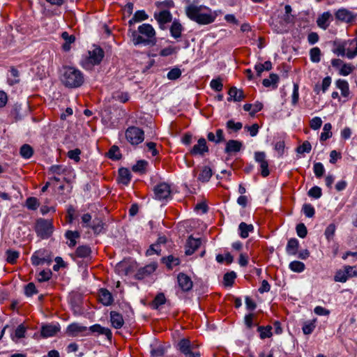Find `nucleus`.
<instances>
[{
  "label": "nucleus",
  "instance_id": "nucleus-64",
  "mask_svg": "<svg viewBox=\"0 0 357 357\" xmlns=\"http://www.w3.org/2000/svg\"><path fill=\"white\" fill-rule=\"evenodd\" d=\"M177 50H178V48L169 46V47L162 49L160 52V55L162 56H167L174 53H176L177 52Z\"/></svg>",
  "mask_w": 357,
  "mask_h": 357
},
{
  "label": "nucleus",
  "instance_id": "nucleus-17",
  "mask_svg": "<svg viewBox=\"0 0 357 357\" xmlns=\"http://www.w3.org/2000/svg\"><path fill=\"white\" fill-rule=\"evenodd\" d=\"M154 17L160 24L170 22L172 20L171 13L167 10H162L158 13H155Z\"/></svg>",
  "mask_w": 357,
  "mask_h": 357
},
{
  "label": "nucleus",
  "instance_id": "nucleus-6",
  "mask_svg": "<svg viewBox=\"0 0 357 357\" xmlns=\"http://www.w3.org/2000/svg\"><path fill=\"white\" fill-rule=\"evenodd\" d=\"M36 232L41 238H48L54 231V227L51 220L38 219L36 224Z\"/></svg>",
  "mask_w": 357,
  "mask_h": 357
},
{
  "label": "nucleus",
  "instance_id": "nucleus-16",
  "mask_svg": "<svg viewBox=\"0 0 357 357\" xmlns=\"http://www.w3.org/2000/svg\"><path fill=\"white\" fill-rule=\"evenodd\" d=\"M332 20V15L330 12H324L321 15H320L317 20V25L324 29H326L330 24V22Z\"/></svg>",
  "mask_w": 357,
  "mask_h": 357
},
{
  "label": "nucleus",
  "instance_id": "nucleus-63",
  "mask_svg": "<svg viewBox=\"0 0 357 357\" xmlns=\"http://www.w3.org/2000/svg\"><path fill=\"white\" fill-rule=\"evenodd\" d=\"M24 291L25 294L28 296H31L37 293L36 286L33 282H30L26 285Z\"/></svg>",
  "mask_w": 357,
  "mask_h": 357
},
{
  "label": "nucleus",
  "instance_id": "nucleus-23",
  "mask_svg": "<svg viewBox=\"0 0 357 357\" xmlns=\"http://www.w3.org/2000/svg\"><path fill=\"white\" fill-rule=\"evenodd\" d=\"M61 38L65 41L62 45L63 50L66 52L69 51L70 50V45L75 40V37L73 35H69L68 32L64 31L61 34Z\"/></svg>",
  "mask_w": 357,
  "mask_h": 357
},
{
  "label": "nucleus",
  "instance_id": "nucleus-48",
  "mask_svg": "<svg viewBox=\"0 0 357 357\" xmlns=\"http://www.w3.org/2000/svg\"><path fill=\"white\" fill-rule=\"evenodd\" d=\"M302 211L307 218L313 217L315 213L314 207L310 204H305L303 206Z\"/></svg>",
  "mask_w": 357,
  "mask_h": 357
},
{
  "label": "nucleus",
  "instance_id": "nucleus-42",
  "mask_svg": "<svg viewBox=\"0 0 357 357\" xmlns=\"http://www.w3.org/2000/svg\"><path fill=\"white\" fill-rule=\"evenodd\" d=\"M310 59L312 62L318 63L320 61L321 50L319 47H313L310 51Z\"/></svg>",
  "mask_w": 357,
  "mask_h": 357
},
{
  "label": "nucleus",
  "instance_id": "nucleus-31",
  "mask_svg": "<svg viewBox=\"0 0 357 357\" xmlns=\"http://www.w3.org/2000/svg\"><path fill=\"white\" fill-rule=\"evenodd\" d=\"M162 261L163 263L166 264V266L169 269H172L173 267L178 265L180 263L179 259L173 255H169L167 257H163L162 259Z\"/></svg>",
  "mask_w": 357,
  "mask_h": 357
},
{
  "label": "nucleus",
  "instance_id": "nucleus-62",
  "mask_svg": "<svg viewBox=\"0 0 357 357\" xmlns=\"http://www.w3.org/2000/svg\"><path fill=\"white\" fill-rule=\"evenodd\" d=\"M146 165L147 162L145 160H139L132 167V171L135 172H142L145 169Z\"/></svg>",
  "mask_w": 357,
  "mask_h": 357
},
{
  "label": "nucleus",
  "instance_id": "nucleus-24",
  "mask_svg": "<svg viewBox=\"0 0 357 357\" xmlns=\"http://www.w3.org/2000/svg\"><path fill=\"white\" fill-rule=\"evenodd\" d=\"M298 245L299 243L296 238L289 239L286 247L287 254L295 255L297 253Z\"/></svg>",
  "mask_w": 357,
  "mask_h": 357
},
{
  "label": "nucleus",
  "instance_id": "nucleus-1",
  "mask_svg": "<svg viewBox=\"0 0 357 357\" xmlns=\"http://www.w3.org/2000/svg\"><path fill=\"white\" fill-rule=\"evenodd\" d=\"M187 17L200 25H206L213 23L217 15L211 8L203 5L190 4L185 8Z\"/></svg>",
  "mask_w": 357,
  "mask_h": 357
},
{
  "label": "nucleus",
  "instance_id": "nucleus-3",
  "mask_svg": "<svg viewBox=\"0 0 357 357\" xmlns=\"http://www.w3.org/2000/svg\"><path fill=\"white\" fill-rule=\"evenodd\" d=\"M62 83L68 88H77L84 82L82 73L73 67H64L61 77Z\"/></svg>",
  "mask_w": 357,
  "mask_h": 357
},
{
  "label": "nucleus",
  "instance_id": "nucleus-7",
  "mask_svg": "<svg viewBox=\"0 0 357 357\" xmlns=\"http://www.w3.org/2000/svg\"><path fill=\"white\" fill-rule=\"evenodd\" d=\"M126 138L132 145H137L142 143L144 139V132L143 130L138 127L130 126L125 132Z\"/></svg>",
  "mask_w": 357,
  "mask_h": 357
},
{
  "label": "nucleus",
  "instance_id": "nucleus-52",
  "mask_svg": "<svg viewBox=\"0 0 357 357\" xmlns=\"http://www.w3.org/2000/svg\"><path fill=\"white\" fill-rule=\"evenodd\" d=\"M26 333V328L22 325L20 324L17 326L15 331V336L12 337V339L15 340V338L20 339L25 336Z\"/></svg>",
  "mask_w": 357,
  "mask_h": 357
},
{
  "label": "nucleus",
  "instance_id": "nucleus-30",
  "mask_svg": "<svg viewBox=\"0 0 357 357\" xmlns=\"http://www.w3.org/2000/svg\"><path fill=\"white\" fill-rule=\"evenodd\" d=\"M336 86L341 91V94L342 96L347 97L349 96V84L346 80L340 79L337 80Z\"/></svg>",
  "mask_w": 357,
  "mask_h": 357
},
{
  "label": "nucleus",
  "instance_id": "nucleus-32",
  "mask_svg": "<svg viewBox=\"0 0 357 357\" xmlns=\"http://www.w3.org/2000/svg\"><path fill=\"white\" fill-rule=\"evenodd\" d=\"M91 252V248L87 245H80L76 250V255L81 258L89 257Z\"/></svg>",
  "mask_w": 357,
  "mask_h": 357
},
{
  "label": "nucleus",
  "instance_id": "nucleus-44",
  "mask_svg": "<svg viewBox=\"0 0 357 357\" xmlns=\"http://www.w3.org/2000/svg\"><path fill=\"white\" fill-rule=\"evenodd\" d=\"M315 321L316 319H314L311 321H307L304 324L303 326V331L304 334L309 335L313 332L316 326Z\"/></svg>",
  "mask_w": 357,
  "mask_h": 357
},
{
  "label": "nucleus",
  "instance_id": "nucleus-58",
  "mask_svg": "<svg viewBox=\"0 0 357 357\" xmlns=\"http://www.w3.org/2000/svg\"><path fill=\"white\" fill-rule=\"evenodd\" d=\"M244 129L250 132L251 137H255L258 134L259 126L257 123H254L251 126H245Z\"/></svg>",
  "mask_w": 357,
  "mask_h": 357
},
{
  "label": "nucleus",
  "instance_id": "nucleus-21",
  "mask_svg": "<svg viewBox=\"0 0 357 357\" xmlns=\"http://www.w3.org/2000/svg\"><path fill=\"white\" fill-rule=\"evenodd\" d=\"M59 328L55 325H46L42 327L41 335L44 337L55 335L59 332Z\"/></svg>",
  "mask_w": 357,
  "mask_h": 357
},
{
  "label": "nucleus",
  "instance_id": "nucleus-41",
  "mask_svg": "<svg viewBox=\"0 0 357 357\" xmlns=\"http://www.w3.org/2000/svg\"><path fill=\"white\" fill-rule=\"evenodd\" d=\"M272 327L271 326H259L258 331L260 333V337L261 339H265L267 337H270L272 335Z\"/></svg>",
  "mask_w": 357,
  "mask_h": 357
},
{
  "label": "nucleus",
  "instance_id": "nucleus-37",
  "mask_svg": "<svg viewBox=\"0 0 357 357\" xmlns=\"http://www.w3.org/2000/svg\"><path fill=\"white\" fill-rule=\"evenodd\" d=\"M331 128L332 126L330 123H327L324 126L323 132L320 136L321 141H326L332 136Z\"/></svg>",
  "mask_w": 357,
  "mask_h": 357
},
{
  "label": "nucleus",
  "instance_id": "nucleus-11",
  "mask_svg": "<svg viewBox=\"0 0 357 357\" xmlns=\"http://www.w3.org/2000/svg\"><path fill=\"white\" fill-rule=\"evenodd\" d=\"M209 151L208 147L206 144V141L204 138L198 139L197 143L193 146L190 153L192 155H204L205 153Z\"/></svg>",
  "mask_w": 357,
  "mask_h": 357
},
{
  "label": "nucleus",
  "instance_id": "nucleus-28",
  "mask_svg": "<svg viewBox=\"0 0 357 357\" xmlns=\"http://www.w3.org/2000/svg\"><path fill=\"white\" fill-rule=\"evenodd\" d=\"M238 229L240 231V236L243 238H246L249 236V232L252 231L254 229V227L252 225H248L245 222L240 223L238 226Z\"/></svg>",
  "mask_w": 357,
  "mask_h": 357
},
{
  "label": "nucleus",
  "instance_id": "nucleus-59",
  "mask_svg": "<svg viewBox=\"0 0 357 357\" xmlns=\"http://www.w3.org/2000/svg\"><path fill=\"white\" fill-rule=\"evenodd\" d=\"M160 248L158 246V243L152 244L150 248L146 250V255L147 256H151L154 254L160 255Z\"/></svg>",
  "mask_w": 357,
  "mask_h": 357
},
{
  "label": "nucleus",
  "instance_id": "nucleus-9",
  "mask_svg": "<svg viewBox=\"0 0 357 357\" xmlns=\"http://www.w3.org/2000/svg\"><path fill=\"white\" fill-rule=\"evenodd\" d=\"M335 15L337 20L345 23H352L357 17V13L344 8L338 9Z\"/></svg>",
  "mask_w": 357,
  "mask_h": 357
},
{
  "label": "nucleus",
  "instance_id": "nucleus-38",
  "mask_svg": "<svg viewBox=\"0 0 357 357\" xmlns=\"http://www.w3.org/2000/svg\"><path fill=\"white\" fill-rule=\"evenodd\" d=\"M289 268L296 273H301L305 270V264L299 261H294L289 264Z\"/></svg>",
  "mask_w": 357,
  "mask_h": 357
},
{
  "label": "nucleus",
  "instance_id": "nucleus-43",
  "mask_svg": "<svg viewBox=\"0 0 357 357\" xmlns=\"http://www.w3.org/2000/svg\"><path fill=\"white\" fill-rule=\"evenodd\" d=\"M52 274V271L50 269L43 270L38 275V281L40 282L47 281L51 278Z\"/></svg>",
  "mask_w": 357,
  "mask_h": 357
},
{
  "label": "nucleus",
  "instance_id": "nucleus-49",
  "mask_svg": "<svg viewBox=\"0 0 357 357\" xmlns=\"http://www.w3.org/2000/svg\"><path fill=\"white\" fill-rule=\"evenodd\" d=\"M39 206V202L36 197H29L26 201V206L31 210H36Z\"/></svg>",
  "mask_w": 357,
  "mask_h": 357
},
{
  "label": "nucleus",
  "instance_id": "nucleus-61",
  "mask_svg": "<svg viewBox=\"0 0 357 357\" xmlns=\"http://www.w3.org/2000/svg\"><path fill=\"white\" fill-rule=\"evenodd\" d=\"M211 87L215 91H220L222 90L223 85L220 79H214L211 81Z\"/></svg>",
  "mask_w": 357,
  "mask_h": 357
},
{
  "label": "nucleus",
  "instance_id": "nucleus-20",
  "mask_svg": "<svg viewBox=\"0 0 357 357\" xmlns=\"http://www.w3.org/2000/svg\"><path fill=\"white\" fill-rule=\"evenodd\" d=\"M89 331L93 333H98L99 335H105L108 339L112 337V332L107 328L101 326L100 324H94L89 328Z\"/></svg>",
  "mask_w": 357,
  "mask_h": 357
},
{
  "label": "nucleus",
  "instance_id": "nucleus-35",
  "mask_svg": "<svg viewBox=\"0 0 357 357\" xmlns=\"http://www.w3.org/2000/svg\"><path fill=\"white\" fill-rule=\"evenodd\" d=\"M33 153L32 147L29 144H24L20 148V155L22 158L28 159L30 158Z\"/></svg>",
  "mask_w": 357,
  "mask_h": 357
},
{
  "label": "nucleus",
  "instance_id": "nucleus-4",
  "mask_svg": "<svg viewBox=\"0 0 357 357\" xmlns=\"http://www.w3.org/2000/svg\"><path fill=\"white\" fill-rule=\"evenodd\" d=\"M104 57V51L99 47H95L94 49L89 52V55L86 56L81 63L82 66L91 70L93 68L100 63Z\"/></svg>",
  "mask_w": 357,
  "mask_h": 357
},
{
  "label": "nucleus",
  "instance_id": "nucleus-8",
  "mask_svg": "<svg viewBox=\"0 0 357 357\" xmlns=\"http://www.w3.org/2000/svg\"><path fill=\"white\" fill-rule=\"evenodd\" d=\"M155 198L159 200L167 199L171 195L170 185L166 183L158 184L154 188Z\"/></svg>",
  "mask_w": 357,
  "mask_h": 357
},
{
  "label": "nucleus",
  "instance_id": "nucleus-27",
  "mask_svg": "<svg viewBox=\"0 0 357 357\" xmlns=\"http://www.w3.org/2000/svg\"><path fill=\"white\" fill-rule=\"evenodd\" d=\"M67 330L70 334L76 336L79 333L85 332L87 330V327L73 323L68 326Z\"/></svg>",
  "mask_w": 357,
  "mask_h": 357
},
{
  "label": "nucleus",
  "instance_id": "nucleus-45",
  "mask_svg": "<svg viewBox=\"0 0 357 357\" xmlns=\"http://www.w3.org/2000/svg\"><path fill=\"white\" fill-rule=\"evenodd\" d=\"M278 76L276 74H271L269 78L263 80V85L266 87H269L272 84H275L278 81Z\"/></svg>",
  "mask_w": 357,
  "mask_h": 357
},
{
  "label": "nucleus",
  "instance_id": "nucleus-19",
  "mask_svg": "<svg viewBox=\"0 0 357 357\" xmlns=\"http://www.w3.org/2000/svg\"><path fill=\"white\" fill-rule=\"evenodd\" d=\"M110 321L115 328H121L124 324L122 315L114 311L110 312Z\"/></svg>",
  "mask_w": 357,
  "mask_h": 357
},
{
  "label": "nucleus",
  "instance_id": "nucleus-57",
  "mask_svg": "<svg viewBox=\"0 0 357 357\" xmlns=\"http://www.w3.org/2000/svg\"><path fill=\"white\" fill-rule=\"evenodd\" d=\"M81 154V151L79 149H75L73 150H70L68 152V156L75 160V162H79L80 160L79 155Z\"/></svg>",
  "mask_w": 357,
  "mask_h": 357
},
{
  "label": "nucleus",
  "instance_id": "nucleus-39",
  "mask_svg": "<svg viewBox=\"0 0 357 357\" xmlns=\"http://www.w3.org/2000/svg\"><path fill=\"white\" fill-rule=\"evenodd\" d=\"M226 128L228 130L238 132L243 128V124L241 122H235L234 120H229L226 123Z\"/></svg>",
  "mask_w": 357,
  "mask_h": 357
},
{
  "label": "nucleus",
  "instance_id": "nucleus-50",
  "mask_svg": "<svg viewBox=\"0 0 357 357\" xmlns=\"http://www.w3.org/2000/svg\"><path fill=\"white\" fill-rule=\"evenodd\" d=\"M108 156L109 158L114 160H118L121 158V153L119 149L116 146H113L111 147L108 152Z\"/></svg>",
  "mask_w": 357,
  "mask_h": 357
},
{
  "label": "nucleus",
  "instance_id": "nucleus-22",
  "mask_svg": "<svg viewBox=\"0 0 357 357\" xmlns=\"http://www.w3.org/2000/svg\"><path fill=\"white\" fill-rule=\"evenodd\" d=\"M349 278H350L349 271L347 270V266H345L342 269H340L336 272L334 280L335 282H345Z\"/></svg>",
  "mask_w": 357,
  "mask_h": 357
},
{
  "label": "nucleus",
  "instance_id": "nucleus-54",
  "mask_svg": "<svg viewBox=\"0 0 357 357\" xmlns=\"http://www.w3.org/2000/svg\"><path fill=\"white\" fill-rule=\"evenodd\" d=\"M259 165H260V169H261V174L262 175V176H264V177L268 176L270 174V172L268 169V162L267 160L266 159L265 160L259 162Z\"/></svg>",
  "mask_w": 357,
  "mask_h": 357
},
{
  "label": "nucleus",
  "instance_id": "nucleus-36",
  "mask_svg": "<svg viewBox=\"0 0 357 357\" xmlns=\"http://www.w3.org/2000/svg\"><path fill=\"white\" fill-rule=\"evenodd\" d=\"M355 68L351 63H344L339 69V74L342 76H347L350 75L354 70Z\"/></svg>",
  "mask_w": 357,
  "mask_h": 357
},
{
  "label": "nucleus",
  "instance_id": "nucleus-46",
  "mask_svg": "<svg viewBox=\"0 0 357 357\" xmlns=\"http://www.w3.org/2000/svg\"><path fill=\"white\" fill-rule=\"evenodd\" d=\"M308 196L314 199H319L322 195V191L321 188L318 186H314L307 192Z\"/></svg>",
  "mask_w": 357,
  "mask_h": 357
},
{
  "label": "nucleus",
  "instance_id": "nucleus-18",
  "mask_svg": "<svg viewBox=\"0 0 357 357\" xmlns=\"http://www.w3.org/2000/svg\"><path fill=\"white\" fill-rule=\"evenodd\" d=\"M178 349L184 355L188 356L192 349V346L188 339H181L177 344Z\"/></svg>",
  "mask_w": 357,
  "mask_h": 357
},
{
  "label": "nucleus",
  "instance_id": "nucleus-34",
  "mask_svg": "<svg viewBox=\"0 0 357 357\" xmlns=\"http://www.w3.org/2000/svg\"><path fill=\"white\" fill-rule=\"evenodd\" d=\"M6 261L9 264H15L19 258L20 252L16 250H8L6 252Z\"/></svg>",
  "mask_w": 357,
  "mask_h": 357
},
{
  "label": "nucleus",
  "instance_id": "nucleus-47",
  "mask_svg": "<svg viewBox=\"0 0 357 357\" xmlns=\"http://www.w3.org/2000/svg\"><path fill=\"white\" fill-rule=\"evenodd\" d=\"M313 169H314V174L317 178L321 177L325 172L324 167L322 165V163H321V162L314 163Z\"/></svg>",
  "mask_w": 357,
  "mask_h": 357
},
{
  "label": "nucleus",
  "instance_id": "nucleus-29",
  "mask_svg": "<svg viewBox=\"0 0 357 357\" xmlns=\"http://www.w3.org/2000/svg\"><path fill=\"white\" fill-rule=\"evenodd\" d=\"M182 31H183L182 25L179 22L174 21L170 27L171 36L173 38L177 39L181 36Z\"/></svg>",
  "mask_w": 357,
  "mask_h": 357
},
{
  "label": "nucleus",
  "instance_id": "nucleus-33",
  "mask_svg": "<svg viewBox=\"0 0 357 357\" xmlns=\"http://www.w3.org/2000/svg\"><path fill=\"white\" fill-rule=\"evenodd\" d=\"M166 302V298L163 293H159L156 295L154 300L153 301L151 305L153 308L158 309L160 305L165 304Z\"/></svg>",
  "mask_w": 357,
  "mask_h": 357
},
{
  "label": "nucleus",
  "instance_id": "nucleus-60",
  "mask_svg": "<svg viewBox=\"0 0 357 357\" xmlns=\"http://www.w3.org/2000/svg\"><path fill=\"white\" fill-rule=\"evenodd\" d=\"M296 233L301 238H305L306 236L307 230L303 223H300L296 226Z\"/></svg>",
  "mask_w": 357,
  "mask_h": 357
},
{
  "label": "nucleus",
  "instance_id": "nucleus-51",
  "mask_svg": "<svg viewBox=\"0 0 357 357\" xmlns=\"http://www.w3.org/2000/svg\"><path fill=\"white\" fill-rule=\"evenodd\" d=\"M236 278V273L234 272L227 273L224 275V282L227 286H231Z\"/></svg>",
  "mask_w": 357,
  "mask_h": 357
},
{
  "label": "nucleus",
  "instance_id": "nucleus-14",
  "mask_svg": "<svg viewBox=\"0 0 357 357\" xmlns=\"http://www.w3.org/2000/svg\"><path fill=\"white\" fill-rule=\"evenodd\" d=\"M99 301L105 306L112 304L114 299L112 294L106 289H100L98 293Z\"/></svg>",
  "mask_w": 357,
  "mask_h": 357
},
{
  "label": "nucleus",
  "instance_id": "nucleus-12",
  "mask_svg": "<svg viewBox=\"0 0 357 357\" xmlns=\"http://www.w3.org/2000/svg\"><path fill=\"white\" fill-rule=\"evenodd\" d=\"M243 148V143L235 139H229L226 143L225 152L228 155H233L239 152Z\"/></svg>",
  "mask_w": 357,
  "mask_h": 357
},
{
  "label": "nucleus",
  "instance_id": "nucleus-25",
  "mask_svg": "<svg viewBox=\"0 0 357 357\" xmlns=\"http://www.w3.org/2000/svg\"><path fill=\"white\" fill-rule=\"evenodd\" d=\"M212 174L211 169L208 166H204L198 176V180L203 183L208 182L211 178Z\"/></svg>",
  "mask_w": 357,
  "mask_h": 357
},
{
  "label": "nucleus",
  "instance_id": "nucleus-5",
  "mask_svg": "<svg viewBox=\"0 0 357 357\" xmlns=\"http://www.w3.org/2000/svg\"><path fill=\"white\" fill-rule=\"evenodd\" d=\"M335 53L341 56H346L349 59H352L357 56V39L354 38L340 45Z\"/></svg>",
  "mask_w": 357,
  "mask_h": 357
},
{
  "label": "nucleus",
  "instance_id": "nucleus-40",
  "mask_svg": "<svg viewBox=\"0 0 357 357\" xmlns=\"http://www.w3.org/2000/svg\"><path fill=\"white\" fill-rule=\"evenodd\" d=\"M10 76L8 79V82L10 85H13L19 82V71L12 67L10 70Z\"/></svg>",
  "mask_w": 357,
  "mask_h": 357
},
{
  "label": "nucleus",
  "instance_id": "nucleus-2",
  "mask_svg": "<svg viewBox=\"0 0 357 357\" xmlns=\"http://www.w3.org/2000/svg\"><path fill=\"white\" fill-rule=\"evenodd\" d=\"M130 31L131 40L135 46L139 45L153 46L157 42L155 31L150 24H143L138 26L137 30Z\"/></svg>",
  "mask_w": 357,
  "mask_h": 357
},
{
  "label": "nucleus",
  "instance_id": "nucleus-10",
  "mask_svg": "<svg viewBox=\"0 0 357 357\" xmlns=\"http://www.w3.org/2000/svg\"><path fill=\"white\" fill-rule=\"evenodd\" d=\"M178 285L183 292L190 291L193 287V282L188 275L183 273H180L177 276Z\"/></svg>",
  "mask_w": 357,
  "mask_h": 357
},
{
  "label": "nucleus",
  "instance_id": "nucleus-15",
  "mask_svg": "<svg viewBox=\"0 0 357 357\" xmlns=\"http://www.w3.org/2000/svg\"><path fill=\"white\" fill-rule=\"evenodd\" d=\"M228 94L229 96V98H227L228 101L232 100L235 102H240L245 97L243 91L242 89H238L235 86H232L229 89Z\"/></svg>",
  "mask_w": 357,
  "mask_h": 357
},
{
  "label": "nucleus",
  "instance_id": "nucleus-56",
  "mask_svg": "<svg viewBox=\"0 0 357 357\" xmlns=\"http://www.w3.org/2000/svg\"><path fill=\"white\" fill-rule=\"evenodd\" d=\"M181 75V71L179 68H175L172 69L167 73V78L171 80H175L178 79Z\"/></svg>",
  "mask_w": 357,
  "mask_h": 357
},
{
  "label": "nucleus",
  "instance_id": "nucleus-13",
  "mask_svg": "<svg viewBox=\"0 0 357 357\" xmlns=\"http://www.w3.org/2000/svg\"><path fill=\"white\" fill-rule=\"evenodd\" d=\"M200 238H195L192 236H190L185 245V255H191L200 246Z\"/></svg>",
  "mask_w": 357,
  "mask_h": 357
},
{
  "label": "nucleus",
  "instance_id": "nucleus-55",
  "mask_svg": "<svg viewBox=\"0 0 357 357\" xmlns=\"http://www.w3.org/2000/svg\"><path fill=\"white\" fill-rule=\"evenodd\" d=\"M285 14L284 15V20L282 23V26H284L287 24L289 23L291 20V17L290 16V13L291 12V7L289 5H286L284 7Z\"/></svg>",
  "mask_w": 357,
  "mask_h": 357
},
{
  "label": "nucleus",
  "instance_id": "nucleus-26",
  "mask_svg": "<svg viewBox=\"0 0 357 357\" xmlns=\"http://www.w3.org/2000/svg\"><path fill=\"white\" fill-rule=\"evenodd\" d=\"M130 181V171L126 168H121L119 170V181L123 185H128Z\"/></svg>",
  "mask_w": 357,
  "mask_h": 357
},
{
  "label": "nucleus",
  "instance_id": "nucleus-53",
  "mask_svg": "<svg viewBox=\"0 0 357 357\" xmlns=\"http://www.w3.org/2000/svg\"><path fill=\"white\" fill-rule=\"evenodd\" d=\"M312 146L308 141H305L302 145L299 146L296 151L298 153H310Z\"/></svg>",
  "mask_w": 357,
  "mask_h": 357
}]
</instances>
